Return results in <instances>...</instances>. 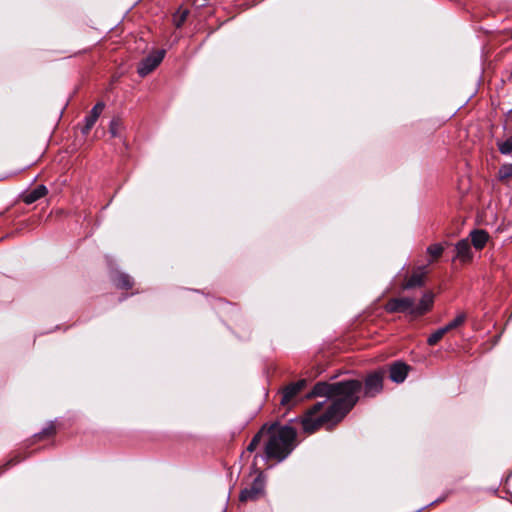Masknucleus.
Here are the masks:
<instances>
[{
    "label": "nucleus",
    "mask_w": 512,
    "mask_h": 512,
    "mask_svg": "<svg viewBox=\"0 0 512 512\" xmlns=\"http://www.w3.org/2000/svg\"><path fill=\"white\" fill-rule=\"evenodd\" d=\"M362 390V382L356 379L335 383L318 382L311 395L327 397L331 403L325 408V402H318L307 410L301 419L306 433H313L324 424H336L355 406Z\"/></svg>",
    "instance_id": "obj_1"
},
{
    "label": "nucleus",
    "mask_w": 512,
    "mask_h": 512,
    "mask_svg": "<svg viewBox=\"0 0 512 512\" xmlns=\"http://www.w3.org/2000/svg\"><path fill=\"white\" fill-rule=\"evenodd\" d=\"M48 190L44 185H39L25 196V202L31 204L47 194Z\"/></svg>",
    "instance_id": "obj_12"
},
{
    "label": "nucleus",
    "mask_w": 512,
    "mask_h": 512,
    "mask_svg": "<svg viewBox=\"0 0 512 512\" xmlns=\"http://www.w3.org/2000/svg\"><path fill=\"white\" fill-rule=\"evenodd\" d=\"M444 251V247L440 243H435L430 245L427 248V253L431 255L434 259L439 258Z\"/></svg>",
    "instance_id": "obj_19"
},
{
    "label": "nucleus",
    "mask_w": 512,
    "mask_h": 512,
    "mask_svg": "<svg viewBox=\"0 0 512 512\" xmlns=\"http://www.w3.org/2000/svg\"><path fill=\"white\" fill-rule=\"evenodd\" d=\"M510 37H511V39H512V30H511V33H510Z\"/></svg>",
    "instance_id": "obj_26"
},
{
    "label": "nucleus",
    "mask_w": 512,
    "mask_h": 512,
    "mask_svg": "<svg viewBox=\"0 0 512 512\" xmlns=\"http://www.w3.org/2000/svg\"><path fill=\"white\" fill-rule=\"evenodd\" d=\"M498 179L501 182H506L512 179V163L503 164L498 170Z\"/></svg>",
    "instance_id": "obj_14"
},
{
    "label": "nucleus",
    "mask_w": 512,
    "mask_h": 512,
    "mask_svg": "<svg viewBox=\"0 0 512 512\" xmlns=\"http://www.w3.org/2000/svg\"><path fill=\"white\" fill-rule=\"evenodd\" d=\"M423 284V274L414 273L411 277L404 283V289H411L417 286H421Z\"/></svg>",
    "instance_id": "obj_15"
},
{
    "label": "nucleus",
    "mask_w": 512,
    "mask_h": 512,
    "mask_svg": "<svg viewBox=\"0 0 512 512\" xmlns=\"http://www.w3.org/2000/svg\"><path fill=\"white\" fill-rule=\"evenodd\" d=\"M448 333L446 331V329L444 327H441L439 329H437L435 332H433L427 339V343L430 345V346H434L436 345L442 338L443 336Z\"/></svg>",
    "instance_id": "obj_16"
},
{
    "label": "nucleus",
    "mask_w": 512,
    "mask_h": 512,
    "mask_svg": "<svg viewBox=\"0 0 512 512\" xmlns=\"http://www.w3.org/2000/svg\"><path fill=\"white\" fill-rule=\"evenodd\" d=\"M498 149L501 154L509 155L512 153V137L507 138L504 141L497 142Z\"/></svg>",
    "instance_id": "obj_17"
},
{
    "label": "nucleus",
    "mask_w": 512,
    "mask_h": 512,
    "mask_svg": "<svg viewBox=\"0 0 512 512\" xmlns=\"http://www.w3.org/2000/svg\"><path fill=\"white\" fill-rule=\"evenodd\" d=\"M105 104L103 102H98L94 105L89 115L85 117V126L83 128V133L87 134L90 129L94 126L100 114L104 110Z\"/></svg>",
    "instance_id": "obj_9"
},
{
    "label": "nucleus",
    "mask_w": 512,
    "mask_h": 512,
    "mask_svg": "<svg viewBox=\"0 0 512 512\" xmlns=\"http://www.w3.org/2000/svg\"><path fill=\"white\" fill-rule=\"evenodd\" d=\"M384 373L382 371H375L369 374L364 383V394L367 397H374L383 389Z\"/></svg>",
    "instance_id": "obj_5"
},
{
    "label": "nucleus",
    "mask_w": 512,
    "mask_h": 512,
    "mask_svg": "<svg viewBox=\"0 0 512 512\" xmlns=\"http://www.w3.org/2000/svg\"><path fill=\"white\" fill-rule=\"evenodd\" d=\"M164 50H157L148 55L138 66L137 72L141 77L151 73L163 60Z\"/></svg>",
    "instance_id": "obj_6"
},
{
    "label": "nucleus",
    "mask_w": 512,
    "mask_h": 512,
    "mask_svg": "<svg viewBox=\"0 0 512 512\" xmlns=\"http://www.w3.org/2000/svg\"><path fill=\"white\" fill-rule=\"evenodd\" d=\"M467 319V315L466 313L464 312H460L457 314V316L451 320L449 323H447L445 326H443L447 332L451 331V330H454L458 327H460L461 325H463L465 323Z\"/></svg>",
    "instance_id": "obj_13"
},
{
    "label": "nucleus",
    "mask_w": 512,
    "mask_h": 512,
    "mask_svg": "<svg viewBox=\"0 0 512 512\" xmlns=\"http://www.w3.org/2000/svg\"><path fill=\"white\" fill-rule=\"evenodd\" d=\"M267 426L264 425L255 435L254 437L252 438V441L257 443L258 445L260 444L261 442V439H262V436L264 434H267Z\"/></svg>",
    "instance_id": "obj_20"
},
{
    "label": "nucleus",
    "mask_w": 512,
    "mask_h": 512,
    "mask_svg": "<svg viewBox=\"0 0 512 512\" xmlns=\"http://www.w3.org/2000/svg\"><path fill=\"white\" fill-rule=\"evenodd\" d=\"M264 494V480L259 475L251 483L249 487L244 488L240 492L239 499L241 502L255 501Z\"/></svg>",
    "instance_id": "obj_4"
},
{
    "label": "nucleus",
    "mask_w": 512,
    "mask_h": 512,
    "mask_svg": "<svg viewBox=\"0 0 512 512\" xmlns=\"http://www.w3.org/2000/svg\"><path fill=\"white\" fill-rule=\"evenodd\" d=\"M133 285L132 279L126 274H120L117 277V286L122 289H129Z\"/></svg>",
    "instance_id": "obj_18"
},
{
    "label": "nucleus",
    "mask_w": 512,
    "mask_h": 512,
    "mask_svg": "<svg viewBox=\"0 0 512 512\" xmlns=\"http://www.w3.org/2000/svg\"><path fill=\"white\" fill-rule=\"evenodd\" d=\"M187 15H188L187 10L182 11L179 18L175 19V25L177 27H180L185 22Z\"/></svg>",
    "instance_id": "obj_21"
},
{
    "label": "nucleus",
    "mask_w": 512,
    "mask_h": 512,
    "mask_svg": "<svg viewBox=\"0 0 512 512\" xmlns=\"http://www.w3.org/2000/svg\"><path fill=\"white\" fill-rule=\"evenodd\" d=\"M53 433H54V426L50 425L49 427L43 429L41 431V433L39 434V436L42 438V437H45V436L52 435Z\"/></svg>",
    "instance_id": "obj_22"
},
{
    "label": "nucleus",
    "mask_w": 512,
    "mask_h": 512,
    "mask_svg": "<svg viewBox=\"0 0 512 512\" xmlns=\"http://www.w3.org/2000/svg\"><path fill=\"white\" fill-rule=\"evenodd\" d=\"M111 133H112L113 135H116V132H115V130H114V128H113V126H112V125H111Z\"/></svg>",
    "instance_id": "obj_25"
},
{
    "label": "nucleus",
    "mask_w": 512,
    "mask_h": 512,
    "mask_svg": "<svg viewBox=\"0 0 512 512\" xmlns=\"http://www.w3.org/2000/svg\"><path fill=\"white\" fill-rule=\"evenodd\" d=\"M455 259L460 260L463 263L471 261L473 255L470 243L467 239H462L455 245Z\"/></svg>",
    "instance_id": "obj_8"
},
{
    "label": "nucleus",
    "mask_w": 512,
    "mask_h": 512,
    "mask_svg": "<svg viewBox=\"0 0 512 512\" xmlns=\"http://www.w3.org/2000/svg\"><path fill=\"white\" fill-rule=\"evenodd\" d=\"M434 295L426 292L416 304L410 297L391 298L385 304L388 313H407L412 317H419L427 313L433 306Z\"/></svg>",
    "instance_id": "obj_3"
},
{
    "label": "nucleus",
    "mask_w": 512,
    "mask_h": 512,
    "mask_svg": "<svg viewBox=\"0 0 512 512\" xmlns=\"http://www.w3.org/2000/svg\"><path fill=\"white\" fill-rule=\"evenodd\" d=\"M409 367L402 363L396 362L390 367V379L395 383H402L408 374Z\"/></svg>",
    "instance_id": "obj_10"
},
{
    "label": "nucleus",
    "mask_w": 512,
    "mask_h": 512,
    "mask_svg": "<svg viewBox=\"0 0 512 512\" xmlns=\"http://www.w3.org/2000/svg\"><path fill=\"white\" fill-rule=\"evenodd\" d=\"M268 439L265 444V456L267 459L283 461L296 446V430L288 425L279 426L272 424L267 429Z\"/></svg>",
    "instance_id": "obj_2"
},
{
    "label": "nucleus",
    "mask_w": 512,
    "mask_h": 512,
    "mask_svg": "<svg viewBox=\"0 0 512 512\" xmlns=\"http://www.w3.org/2000/svg\"><path fill=\"white\" fill-rule=\"evenodd\" d=\"M306 380L302 379L295 383H291L282 390L280 404L288 406L291 404L294 397L305 387Z\"/></svg>",
    "instance_id": "obj_7"
},
{
    "label": "nucleus",
    "mask_w": 512,
    "mask_h": 512,
    "mask_svg": "<svg viewBox=\"0 0 512 512\" xmlns=\"http://www.w3.org/2000/svg\"><path fill=\"white\" fill-rule=\"evenodd\" d=\"M470 236L473 246L478 250L483 249L489 239L488 233L484 230H473Z\"/></svg>",
    "instance_id": "obj_11"
},
{
    "label": "nucleus",
    "mask_w": 512,
    "mask_h": 512,
    "mask_svg": "<svg viewBox=\"0 0 512 512\" xmlns=\"http://www.w3.org/2000/svg\"><path fill=\"white\" fill-rule=\"evenodd\" d=\"M258 447V444L253 442L251 440V442L249 443V445L247 446V452H254L256 450V448Z\"/></svg>",
    "instance_id": "obj_23"
},
{
    "label": "nucleus",
    "mask_w": 512,
    "mask_h": 512,
    "mask_svg": "<svg viewBox=\"0 0 512 512\" xmlns=\"http://www.w3.org/2000/svg\"><path fill=\"white\" fill-rule=\"evenodd\" d=\"M22 458H18V457H14L12 459H10L8 462H7V466H13L19 462H21Z\"/></svg>",
    "instance_id": "obj_24"
}]
</instances>
